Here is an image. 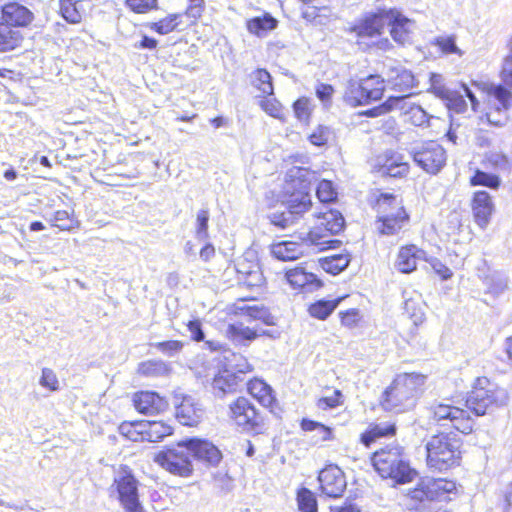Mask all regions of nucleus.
Masks as SVG:
<instances>
[{
  "mask_svg": "<svg viewBox=\"0 0 512 512\" xmlns=\"http://www.w3.org/2000/svg\"><path fill=\"white\" fill-rule=\"evenodd\" d=\"M314 173L306 168L293 167L287 172L285 190L290 193L286 202L287 211L273 214L272 223L285 228L293 224L296 216L306 212L311 207V181Z\"/></svg>",
  "mask_w": 512,
  "mask_h": 512,
  "instance_id": "obj_1",
  "label": "nucleus"
},
{
  "mask_svg": "<svg viewBox=\"0 0 512 512\" xmlns=\"http://www.w3.org/2000/svg\"><path fill=\"white\" fill-rule=\"evenodd\" d=\"M426 376L420 373L398 374L384 391L382 406L387 411L405 412L415 407Z\"/></svg>",
  "mask_w": 512,
  "mask_h": 512,
  "instance_id": "obj_2",
  "label": "nucleus"
},
{
  "mask_svg": "<svg viewBox=\"0 0 512 512\" xmlns=\"http://www.w3.org/2000/svg\"><path fill=\"white\" fill-rule=\"evenodd\" d=\"M509 402L506 389L491 382L487 377H478L466 399V407L476 416L492 413Z\"/></svg>",
  "mask_w": 512,
  "mask_h": 512,
  "instance_id": "obj_3",
  "label": "nucleus"
},
{
  "mask_svg": "<svg viewBox=\"0 0 512 512\" xmlns=\"http://www.w3.org/2000/svg\"><path fill=\"white\" fill-rule=\"evenodd\" d=\"M372 463L382 478H390L399 484L410 482L416 475L399 446L376 451Z\"/></svg>",
  "mask_w": 512,
  "mask_h": 512,
  "instance_id": "obj_4",
  "label": "nucleus"
},
{
  "mask_svg": "<svg viewBox=\"0 0 512 512\" xmlns=\"http://www.w3.org/2000/svg\"><path fill=\"white\" fill-rule=\"evenodd\" d=\"M427 465L435 471H446L459 464L460 442L449 434L432 436L426 444Z\"/></svg>",
  "mask_w": 512,
  "mask_h": 512,
  "instance_id": "obj_5",
  "label": "nucleus"
},
{
  "mask_svg": "<svg viewBox=\"0 0 512 512\" xmlns=\"http://www.w3.org/2000/svg\"><path fill=\"white\" fill-rule=\"evenodd\" d=\"M295 240L281 241L271 246L272 255L281 261H293L300 258L307 249L316 248L318 251L326 250L330 240L327 235L320 234L319 230H310L307 233H299Z\"/></svg>",
  "mask_w": 512,
  "mask_h": 512,
  "instance_id": "obj_6",
  "label": "nucleus"
},
{
  "mask_svg": "<svg viewBox=\"0 0 512 512\" xmlns=\"http://www.w3.org/2000/svg\"><path fill=\"white\" fill-rule=\"evenodd\" d=\"M378 226L381 234L394 235L408 221V215L393 195H382L378 200Z\"/></svg>",
  "mask_w": 512,
  "mask_h": 512,
  "instance_id": "obj_7",
  "label": "nucleus"
},
{
  "mask_svg": "<svg viewBox=\"0 0 512 512\" xmlns=\"http://www.w3.org/2000/svg\"><path fill=\"white\" fill-rule=\"evenodd\" d=\"M431 419L440 426H451L463 434H469L474 427V420L459 407L437 403L430 407Z\"/></svg>",
  "mask_w": 512,
  "mask_h": 512,
  "instance_id": "obj_8",
  "label": "nucleus"
},
{
  "mask_svg": "<svg viewBox=\"0 0 512 512\" xmlns=\"http://www.w3.org/2000/svg\"><path fill=\"white\" fill-rule=\"evenodd\" d=\"M155 462L172 474L187 477L192 472L191 456L185 440L159 452Z\"/></svg>",
  "mask_w": 512,
  "mask_h": 512,
  "instance_id": "obj_9",
  "label": "nucleus"
},
{
  "mask_svg": "<svg viewBox=\"0 0 512 512\" xmlns=\"http://www.w3.org/2000/svg\"><path fill=\"white\" fill-rule=\"evenodd\" d=\"M415 163L427 173H438L446 163L445 149L434 141L426 142L412 152Z\"/></svg>",
  "mask_w": 512,
  "mask_h": 512,
  "instance_id": "obj_10",
  "label": "nucleus"
},
{
  "mask_svg": "<svg viewBox=\"0 0 512 512\" xmlns=\"http://www.w3.org/2000/svg\"><path fill=\"white\" fill-rule=\"evenodd\" d=\"M486 91L498 102L495 108L486 114L487 120L494 126L502 127L509 119L508 110L512 107V92L496 84H488Z\"/></svg>",
  "mask_w": 512,
  "mask_h": 512,
  "instance_id": "obj_11",
  "label": "nucleus"
},
{
  "mask_svg": "<svg viewBox=\"0 0 512 512\" xmlns=\"http://www.w3.org/2000/svg\"><path fill=\"white\" fill-rule=\"evenodd\" d=\"M230 416L239 427L247 432L257 431L262 424V417L251 402L244 397H239L230 405Z\"/></svg>",
  "mask_w": 512,
  "mask_h": 512,
  "instance_id": "obj_12",
  "label": "nucleus"
},
{
  "mask_svg": "<svg viewBox=\"0 0 512 512\" xmlns=\"http://www.w3.org/2000/svg\"><path fill=\"white\" fill-rule=\"evenodd\" d=\"M385 27V10L371 13L362 18L357 24L350 28V33L357 38L359 45L371 42L381 35Z\"/></svg>",
  "mask_w": 512,
  "mask_h": 512,
  "instance_id": "obj_13",
  "label": "nucleus"
},
{
  "mask_svg": "<svg viewBox=\"0 0 512 512\" xmlns=\"http://www.w3.org/2000/svg\"><path fill=\"white\" fill-rule=\"evenodd\" d=\"M388 24L390 35L395 42L401 45L411 43L416 29L415 21L404 16L396 9L385 10V25Z\"/></svg>",
  "mask_w": 512,
  "mask_h": 512,
  "instance_id": "obj_14",
  "label": "nucleus"
},
{
  "mask_svg": "<svg viewBox=\"0 0 512 512\" xmlns=\"http://www.w3.org/2000/svg\"><path fill=\"white\" fill-rule=\"evenodd\" d=\"M318 480L322 492L331 498L341 497L347 486L343 471L336 465H328L322 469Z\"/></svg>",
  "mask_w": 512,
  "mask_h": 512,
  "instance_id": "obj_15",
  "label": "nucleus"
},
{
  "mask_svg": "<svg viewBox=\"0 0 512 512\" xmlns=\"http://www.w3.org/2000/svg\"><path fill=\"white\" fill-rule=\"evenodd\" d=\"M119 499L128 512H141V505L138 498L137 480L130 474L121 476L115 480Z\"/></svg>",
  "mask_w": 512,
  "mask_h": 512,
  "instance_id": "obj_16",
  "label": "nucleus"
},
{
  "mask_svg": "<svg viewBox=\"0 0 512 512\" xmlns=\"http://www.w3.org/2000/svg\"><path fill=\"white\" fill-rule=\"evenodd\" d=\"M0 20L10 27L21 30L33 22L34 14L18 2H9L2 6Z\"/></svg>",
  "mask_w": 512,
  "mask_h": 512,
  "instance_id": "obj_17",
  "label": "nucleus"
},
{
  "mask_svg": "<svg viewBox=\"0 0 512 512\" xmlns=\"http://www.w3.org/2000/svg\"><path fill=\"white\" fill-rule=\"evenodd\" d=\"M203 414L202 406L192 396H183L181 401L176 403L175 415L182 425L196 426Z\"/></svg>",
  "mask_w": 512,
  "mask_h": 512,
  "instance_id": "obj_18",
  "label": "nucleus"
},
{
  "mask_svg": "<svg viewBox=\"0 0 512 512\" xmlns=\"http://www.w3.org/2000/svg\"><path fill=\"white\" fill-rule=\"evenodd\" d=\"M191 458L205 461L210 465H216L221 459V453L212 443L200 439L185 440Z\"/></svg>",
  "mask_w": 512,
  "mask_h": 512,
  "instance_id": "obj_19",
  "label": "nucleus"
},
{
  "mask_svg": "<svg viewBox=\"0 0 512 512\" xmlns=\"http://www.w3.org/2000/svg\"><path fill=\"white\" fill-rule=\"evenodd\" d=\"M320 219V223L317 227L312 230H319L320 234L327 235V240H330L329 248L332 247V244L339 243L337 240L330 239V236L338 234L344 228L345 220L342 214L337 210H328L326 212L321 213L318 216Z\"/></svg>",
  "mask_w": 512,
  "mask_h": 512,
  "instance_id": "obj_20",
  "label": "nucleus"
},
{
  "mask_svg": "<svg viewBox=\"0 0 512 512\" xmlns=\"http://www.w3.org/2000/svg\"><path fill=\"white\" fill-rule=\"evenodd\" d=\"M133 402L137 411L151 415L164 411L168 406L167 401L163 397L150 391L136 393Z\"/></svg>",
  "mask_w": 512,
  "mask_h": 512,
  "instance_id": "obj_21",
  "label": "nucleus"
},
{
  "mask_svg": "<svg viewBox=\"0 0 512 512\" xmlns=\"http://www.w3.org/2000/svg\"><path fill=\"white\" fill-rule=\"evenodd\" d=\"M494 205L491 196L486 191H477L474 193L472 201V211L476 223L482 228H486L493 213Z\"/></svg>",
  "mask_w": 512,
  "mask_h": 512,
  "instance_id": "obj_22",
  "label": "nucleus"
},
{
  "mask_svg": "<svg viewBox=\"0 0 512 512\" xmlns=\"http://www.w3.org/2000/svg\"><path fill=\"white\" fill-rule=\"evenodd\" d=\"M420 260L427 261L426 252L415 245H407L400 248L395 267L402 273H411Z\"/></svg>",
  "mask_w": 512,
  "mask_h": 512,
  "instance_id": "obj_23",
  "label": "nucleus"
},
{
  "mask_svg": "<svg viewBox=\"0 0 512 512\" xmlns=\"http://www.w3.org/2000/svg\"><path fill=\"white\" fill-rule=\"evenodd\" d=\"M243 382V378L230 369L220 371L213 378L212 389L215 396L222 398L226 394L233 393Z\"/></svg>",
  "mask_w": 512,
  "mask_h": 512,
  "instance_id": "obj_24",
  "label": "nucleus"
},
{
  "mask_svg": "<svg viewBox=\"0 0 512 512\" xmlns=\"http://www.w3.org/2000/svg\"><path fill=\"white\" fill-rule=\"evenodd\" d=\"M386 82L391 89L404 93L415 86V77L411 71L395 66L389 68Z\"/></svg>",
  "mask_w": 512,
  "mask_h": 512,
  "instance_id": "obj_25",
  "label": "nucleus"
},
{
  "mask_svg": "<svg viewBox=\"0 0 512 512\" xmlns=\"http://www.w3.org/2000/svg\"><path fill=\"white\" fill-rule=\"evenodd\" d=\"M24 40L23 33L0 20V53L19 48Z\"/></svg>",
  "mask_w": 512,
  "mask_h": 512,
  "instance_id": "obj_26",
  "label": "nucleus"
},
{
  "mask_svg": "<svg viewBox=\"0 0 512 512\" xmlns=\"http://www.w3.org/2000/svg\"><path fill=\"white\" fill-rule=\"evenodd\" d=\"M63 18L72 24L80 23L86 12L88 0H59Z\"/></svg>",
  "mask_w": 512,
  "mask_h": 512,
  "instance_id": "obj_27",
  "label": "nucleus"
},
{
  "mask_svg": "<svg viewBox=\"0 0 512 512\" xmlns=\"http://www.w3.org/2000/svg\"><path fill=\"white\" fill-rule=\"evenodd\" d=\"M408 164L403 157L394 152H387L381 160V171L391 177H401L408 172Z\"/></svg>",
  "mask_w": 512,
  "mask_h": 512,
  "instance_id": "obj_28",
  "label": "nucleus"
},
{
  "mask_svg": "<svg viewBox=\"0 0 512 512\" xmlns=\"http://www.w3.org/2000/svg\"><path fill=\"white\" fill-rule=\"evenodd\" d=\"M286 278L294 288H307L310 290L321 285L313 273H308L304 268L300 267L287 271Z\"/></svg>",
  "mask_w": 512,
  "mask_h": 512,
  "instance_id": "obj_29",
  "label": "nucleus"
},
{
  "mask_svg": "<svg viewBox=\"0 0 512 512\" xmlns=\"http://www.w3.org/2000/svg\"><path fill=\"white\" fill-rule=\"evenodd\" d=\"M145 441L158 442L172 434V427L163 421H146L142 425Z\"/></svg>",
  "mask_w": 512,
  "mask_h": 512,
  "instance_id": "obj_30",
  "label": "nucleus"
},
{
  "mask_svg": "<svg viewBox=\"0 0 512 512\" xmlns=\"http://www.w3.org/2000/svg\"><path fill=\"white\" fill-rule=\"evenodd\" d=\"M277 23L274 17L266 13L262 17H254L248 20L247 29L258 37H265L268 32L276 28Z\"/></svg>",
  "mask_w": 512,
  "mask_h": 512,
  "instance_id": "obj_31",
  "label": "nucleus"
},
{
  "mask_svg": "<svg viewBox=\"0 0 512 512\" xmlns=\"http://www.w3.org/2000/svg\"><path fill=\"white\" fill-rule=\"evenodd\" d=\"M384 82L385 80L379 75H370L360 80L362 90L369 102L379 100L382 97L385 89Z\"/></svg>",
  "mask_w": 512,
  "mask_h": 512,
  "instance_id": "obj_32",
  "label": "nucleus"
},
{
  "mask_svg": "<svg viewBox=\"0 0 512 512\" xmlns=\"http://www.w3.org/2000/svg\"><path fill=\"white\" fill-rule=\"evenodd\" d=\"M301 428L306 432H315L313 439L315 443L330 441L334 439L333 431L330 427L310 419L301 421Z\"/></svg>",
  "mask_w": 512,
  "mask_h": 512,
  "instance_id": "obj_33",
  "label": "nucleus"
},
{
  "mask_svg": "<svg viewBox=\"0 0 512 512\" xmlns=\"http://www.w3.org/2000/svg\"><path fill=\"white\" fill-rule=\"evenodd\" d=\"M426 487L428 489V494L430 496V500L439 499L440 497L451 493L456 489V485L453 481H449L442 478H428L425 479Z\"/></svg>",
  "mask_w": 512,
  "mask_h": 512,
  "instance_id": "obj_34",
  "label": "nucleus"
},
{
  "mask_svg": "<svg viewBox=\"0 0 512 512\" xmlns=\"http://www.w3.org/2000/svg\"><path fill=\"white\" fill-rule=\"evenodd\" d=\"M248 390L250 394L259 401L264 407H270L274 402L272 389L262 380H254L249 383Z\"/></svg>",
  "mask_w": 512,
  "mask_h": 512,
  "instance_id": "obj_35",
  "label": "nucleus"
},
{
  "mask_svg": "<svg viewBox=\"0 0 512 512\" xmlns=\"http://www.w3.org/2000/svg\"><path fill=\"white\" fill-rule=\"evenodd\" d=\"M138 372L146 377H160L168 375L170 367L162 360H148L139 365Z\"/></svg>",
  "mask_w": 512,
  "mask_h": 512,
  "instance_id": "obj_36",
  "label": "nucleus"
},
{
  "mask_svg": "<svg viewBox=\"0 0 512 512\" xmlns=\"http://www.w3.org/2000/svg\"><path fill=\"white\" fill-rule=\"evenodd\" d=\"M340 301V298L335 300H319L310 305L309 313L314 318L324 320L336 309Z\"/></svg>",
  "mask_w": 512,
  "mask_h": 512,
  "instance_id": "obj_37",
  "label": "nucleus"
},
{
  "mask_svg": "<svg viewBox=\"0 0 512 512\" xmlns=\"http://www.w3.org/2000/svg\"><path fill=\"white\" fill-rule=\"evenodd\" d=\"M395 431L394 424H377L361 435V442L368 447L376 438L394 435Z\"/></svg>",
  "mask_w": 512,
  "mask_h": 512,
  "instance_id": "obj_38",
  "label": "nucleus"
},
{
  "mask_svg": "<svg viewBox=\"0 0 512 512\" xmlns=\"http://www.w3.org/2000/svg\"><path fill=\"white\" fill-rule=\"evenodd\" d=\"M251 83L261 93L266 95L273 94V85L271 75L265 69H257L251 74Z\"/></svg>",
  "mask_w": 512,
  "mask_h": 512,
  "instance_id": "obj_39",
  "label": "nucleus"
},
{
  "mask_svg": "<svg viewBox=\"0 0 512 512\" xmlns=\"http://www.w3.org/2000/svg\"><path fill=\"white\" fill-rule=\"evenodd\" d=\"M350 263V256L348 254H337L326 257L322 263L323 269L336 275L343 271Z\"/></svg>",
  "mask_w": 512,
  "mask_h": 512,
  "instance_id": "obj_40",
  "label": "nucleus"
},
{
  "mask_svg": "<svg viewBox=\"0 0 512 512\" xmlns=\"http://www.w3.org/2000/svg\"><path fill=\"white\" fill-rule=\"evenodd\" d=\"M345 101L353 106L365 105L369 103L368 98L362 90V85L359 82H351L344 95Z\"/></svg>",
  "mask_w": 512,
  "mask_h": 512,
  "instance_id": "obj_41",
  "label": "nucleus"
},
{
  "mask_svg": "<svg viewBox=\"0 0 512 512\" xmlns=\"http://www.w3.org/2000/svg\"><path fill=\"white\" fill-rule=\"evenodd\" d=\"M228 332L237 341H240V340L252 341V340L256 339L259 335L266 334V331H264V330L250 328V327L244 326L242 324L230 325L228 328Z\"/></svg>",
  "mask_w": 512,
  "mask_h": 512,
  "instance_id": "obj_42",
  "label": "nucleus"
},
{
  "mask_svg": "<svg viewBox=\"0 0 512 512\" xmlns=\"http://www.w3.org/2000/svg\"><path fill=\"white\" fill-rule=\"evenodd\" d=\"M433 44L439 47L443 54L463 55V51L456 44L455 35H441L434 39Z\"/></svg>",
  "mask_w": 512,
  "mask_h": 512,
  "instance_id": "obj_43",
  "label": "nucleus"
},
{
  "mask_svg": "<svg viewBox=\"0 0 512 512\" xmlns=\"http://www.w3.org/2000/svg\"><path fill=\"white\" fill-rule=\"evenodd\" d=\"M297 502L301 512H317L316 498L309 489L302 488L298 491Z\"/></svg>",
  "mask_w": 512,
  "mask_h": 512,
  "instance_id": "obj_44",
  "label": "nucleus"
},
{
  "mask_svg": "<svg viewBox=\"0 0 512 512\" xmlns=\"http://www.w3.org/2000/svg\"><path fill=\"white\" fill-rule=\"evenodd\" d=\"M142 425L143 422H124L120 425L119 430L123 436L127 437L131 441H145Z\"/></svg>",
  "mask_w": 512,
  "mask_h": 512,
  "instance_id": "obj_45",
  "label": "nucleus"
},
{
  "mask_svg": "<svg viewBox=\"0 0 512 512\" xmlns=\"http://www.w3.org/2000/svg\"><path fill=\"white\" fill-rule=\"evenodd\" d=\"M470 183L472 186H486L488 188L496 189L500 185V179L498 176L490 173L477 170L471 177Z\"/></svg>",
  "mask_w": 512,
  "mask_h": 512,
  "instance_id": "obj_46",
  "label": "nucleus"
},
{
  "mask_svg": "<svg viewBox=\"0 0 512 512\" xmlns=\"http://www.w3.org/2000/svg\"><path fill=\"white\" fill-rule=\"evenodd\" d=\"M179 17V14H171L158 22L152 23L151 29H153L159 34L166 35L177 28V26L179 25Z\"/></svg>",
  "mask_w": 512,
  "mask_h": 512,
  "instance_id": "obj_47",
  "label": "nucleus"
},
{
  "mask_svg": "<svg viewBox=\"0 0 512 512\" xmlns=\"http://www.w3.org/2000/svg\"><path fill=\"white\" fill-rule=\"evenodd\" d=\"M445 105L449 111L463 113L467 109V103L464 96L455 90H451L448 97L444 99Z\"/></svg>",
  "mask_w": 512,
  "mask_h": 512,
  "instance_id": "obj_48",
  "label": "nucleus"
},
{
  "mask_svg": "<svg viewBox=\"0 0 512 512\" xmlns=\"http://www.w3.org/2000/svg\"><path fill=\"white\" fill-rule=\"evenodd\" d=\"M411 93L409 94H403L399 96H390L386 100V107H388V111L393 110H400L405 115H407V110L409 109V106H415L416 104H413L409 101L411 97Z\"/></svg>",
  "mask_w": 512,
  "mask_h": 512,
  "instance_id": "obj_49",
  "label": "nucleus"
},
{
  "mask_svg": "<svg viewBox=\"0 0 512 512\" xmlns=\"http://www.w3.org/2000/svg\"><path fill=\"white\" fill-rule=\"evenodd\" d=\"M183 346V342L178 340H168L152 344L153 348L168 357H173L179 354L182 351Z\"/></svg>",
  "mask_w": 512,
  "mask_h": 512,
  "instance_id": "obj_50",
  "label": "nucleus"
},
{
  "mask_svg": "<svg viewBox=\"0 0 512 512\" xmlns=\"http://www.w3.org/2000/svg\"><path fill=\"white\" fill-rule=\"evenodd\" d=\"M316 195L322 203H330L336 200L337 192L331 181L322 180L316 188Z\"/></svg>",
  "mask_w": 512,
  "mask_h": 512,
  "instance_id": "obj_51",
  "label": "nucleus"
},
{
  "mask_svg": "<svg viewBox=\"0 0 512 512\" xmlns=\"http://www.w3.org/2000/svg\"><path fill=\"white\" fill-rule=\"evenodd\" d=\"M407 115L409 116V121L414 126H428L429 119L431 116L419 105L409 106L407 110Z\"/></svg>",
  "mask_w": 512,
  "mask_h": 512,
  "instance_id": "obj_52",
  "label": "nucleus"
},
{
  "mask_svg": "<svg viewBox=\"0 0 512 512\" xmlns=\"http://www.w3.org/2000/svg\"><path fill=\"white\" fill-rule=\"evenodd\" d=\"M343 394L340 390H333L331 395L321 397L317 401V407L322 410L333 409L343 404Z\"/></svg>",
  "mask_w": 512,
  "mask_h": 512,
  "instance_id": "obj_53",
  "label": "nucleus"
},
{
  "mask_svg": "<svg viewBox=\"0 0 512 512\" xmlns=\"http://www.w3.org/2000/svg\"><path fill=\"white\" fill-rule=\"evenodd\" d=\"M197 227H196V237L200 241H205L208 238V221H209V212L208 210H200L197 214Z\"/></svg>",
  "mask_w": 512,
  "mask_h": 512,
  "instance_id": "obj_54",
  "label": "nucleus"
},
{
  "mask_svg": "<svg viewBox=\"0 0 512 512\" xmlns=\"http://www.w3.org/2000/svg\"><path fill=\"white\" fill-rule=\"evenodd\" d=\"M331 130L329 127L324 125H319L317 128L309 135L310 142L315 146H323L325 145L331 137Z\"/></svg>",
  "mask_w": 512,
  "mask_h": 512,
  "instance_id": "obj_55",
  "label": "nucleus"
},
{
  "mask_svg": "<svg viewBox=\"0 0 512 512\" xmlns=\"http://www.w3.org/2000/svg\"><path fill=\"white\" fill-rule=\"evenodd\" d=\"M246 312L255 320H262L267 325H274V317L263 307L247 306Z\"/></svg>",
  "mask_w": 512,
  "mask_h": 512,
  "instance_id": "obj_56",
  "label": "nucleus"
},
{
  "mask_svg": "<svg viewBox=\"0 0 512 512\" xmlns=\"http://www.w3.org/2000/svg\"><path fill=\"white\" fill-rule=\"evenodd\" d=\"M125 4L135 13H147L157 7V0H126Z\"/></svg>",
  "mask_w": 512,
  "mask_h": 512,
  "instance_id": "obj_57",
  "label": "nucleus"
},
{
  "mask_svg": "<svg viewBox=\"0 0 512 512\" xmlns=\"http://www.w3.org/2000/svg\"><path fill=\"white\" fill-rule=\"evenodd\" d=\"M295 116L301 122H308L311 109L307 98H300L293 104Z\"/></svg>",
  "mask_w": 512,
  "mask_h": 512,
  "instance_id": "obj_58",
  "label": "nucleus"
},
{
  "mask_svg": "<svg viewBox=\"0 0 512 512\" xmlns=\"http://www.w3.org/2000/svg\"><path fill=\"white\" fill-rule=\"evenodd\" d=\"M39 383L42 387L47 388L50 391H57L59 389L58 378L50 368H43Z\"/></svg>",
  "mask_w": 512,
  "mask_h": 512,
  "instance_id": "obj_59",
  "label": "nucleus"
},
{
  "mask_svg": "<svg viewBox=\"0 0 512 512\" xmlns=\"http://www.w3.org/2000/svg\"><path fill=\"white\" fill-rule=\"evenodd\" d=\"M487 161L493 167L499 170H510L512 167V163L509 158L498 152H492L487 156Z\"/></svg>",
  "mask_w": 512,
  "mask_h": 512,
  "instance_id": "obj_60",
  "label": "nucleus"
},
{
  "mask_svg": "<svg viewBox=\"0 0 512 512\" xmlns=\"http://www.w3.org/2000/svg\"><path fill=\"white\" fill-rule=\"evenodd\" d=\"M508 287V281L506 277L494 276L487 282V290L493 295L502 294Z\"/></svg>",
  "mask_w": 512,
  "mask_h": 512,
  "instance_id": "obj_61",
  "label": "nucleus"
},
{
  "mask_svg": "<svg viewBox=\"0 0 512 512\" xmlns=\"http://www.w3.org/2000/svg\"><path fill=\"white\" fill-rule=\"evenodd\" d=\"M53 225L61 230H70L73 228V220L67 211L58 210L54 213Z\"/></svg>",
  "mask_w": 512,
  "mask_h": 512,
  "instance_id": "obj_62",
  "label": "nucleus"
},
{
  "mask_svg": "<svg viewBox=\"0 0 512 512\" xmlns=\"http://www.w3.org/2000/svg\"><path fill=\"white\" fill-rule=\"evenodd\" d=\"M260 106L270 116L275 117V118H281L282 106L279 103V101H277L276 99L264 98L263 100L260 101Z\"/></svg>",
  "mask_w": 512,
  "mask_h": 512,
  "instance_id": "obj_63",
  "label": "nucleus"
},
{
  "mask_svg": "<svg viewBox=\"0 0 512 512\" xmlns=\"http://www.w3.org/2000/svg\"><path fill=\"white\" fill-rule=\"evenodd\" d=\"M500 75L502 81L512 87V55H507L504 58Z\"/></svg>",
  "mask_w": 512,
  "mask_h": 512,
  "instance_id": "obj_64",
  "label": "nucleus"
}]
</instances>
